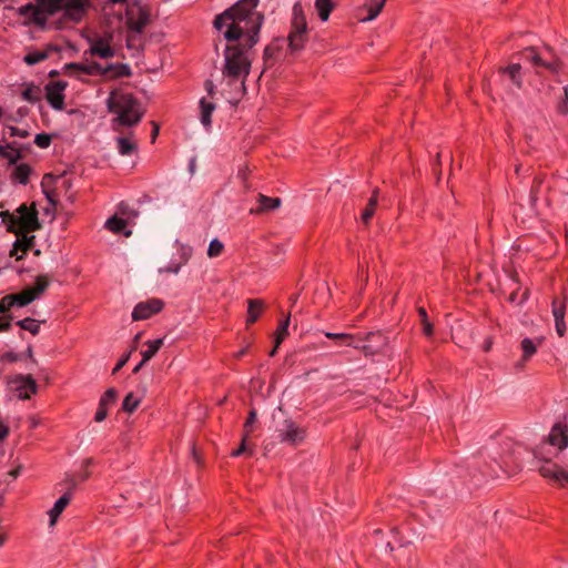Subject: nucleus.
I'll use <instances>...</instances> for the list:
<instances>
[{
	"label": "nucleus",
	"mask_w": 568,
	"mask_h": 568,
	"mask_svg": "<svg viewBox=\"0 0 568 568\" xmlns=\"http://www.w3.org/2000/svg\"><path fill=\"white\" fill-rule=\"evenodd\" d=\"M258 0H239L214 19V28L230 42L221 69L223 82L242 97L253 61V47L260 40L264 16L256 11Z\"/></svg>",
	"instance_id": "nucleus-1"
},
{
	"label": "nucleus",
	"mask_w": 568,
	"mask_h": 568,
	"mask_svg": "<svg viewBox=\"0 0 568 568\" xmlns=\"http://www.w3.org/2000/svg\"><path fill=\"white\" fill-rule=\"evenodd\" d=\"M0 216L7 224L8 231L17 235L11 255L18 254L19 251L26 253L33 246L34 235H30V233L41 227L34 203L31 206L21 204L16 213L4 211L0 213Z\"/></svg>",
	"instance_id": "nucleus-2"
},
{
	"label": "nucleus",
	"mask_w": 568,
	"mask_h": 568,
	"mask_svg": "<svg viewBox=\"0 0 568 568\" xmlns=\"http://www.w3.org/2000/svg\"><path fill=\"white\" fill-rule=\"evenodd\" d=\"M106 108L115 115L112 120V128L115 131H119L120 126L131 128L139 124L144 115L140 101L133 94L120 90L110 92Z\"/></svg>",
	"instance_id": "nucleus-3"
},
{
	"label": "nucleus",
	"mask_w": 568,
	"mask_h": 568,
	"mask_svg": "<svg viewBox=\"0 0 568 568\" xmlns=\"http://www.w3.org/2000/svg\"><path fill=\"white\" fill-rule=\"evenodd\" d=\"M91 7V0H47L44 10L50 16L60 11L63 12V19L72 23H79L87 16Z\"/></svg>",
	"instance_id": "nucleus-4"
},
{
	"label": "nucleus",
	"mask_w": 568,
	"mask_h": 568,
	"mask_svg": "<svg viewBox=\"0 0 568 568\" xmlns=\"http://www.w3.org/2000/svg\"><path fill=\"white\" fill-rule=\"evenodd\" d=\"M307 39V23L301 3L293 7L292 30L287 37L288 48L292 52L301 51Z\"/></svg>",
	"instance_id": "nucleus-5"
},
{
	"label": "nucleus",
	"mask_w": 568,
	"mask_h": 568,
	"mask_svg": "<svg viewBox=\"0 0 568 568\" xmlns=\"http://www.w3.org/2000/svg\"><path fill=\"white\" fill-rule=\"evenodd\" d=\"M536 458H538L540 463L537 470L541 477L559 487H568V470L550 459L544 458L540 452H536Z\"/></svg>",
	"instance_id": "nucleus-6"
},
{
	"label": "nucleus",
	"mask_w": 568,
	"mask_h": 568,
	"mask_svg": "<svg viewBox=\"0 0 568 568\" xmlns=\"http://www.w3.org/2000/svg\"><path fill=\"white\" fill-rule=\"evenodd\" d=\"M276 433L282 443H286L294 447L301 445L307 435L306 428L298 425L291 418H285L276 428Z\"/></svg>",
	"instance_id": "nucleus-7"
},
{
	"label": "nucleus",
	"mask_w": 568,
	"mask_h": 568,
	"mask_svg": "<svg viewBox=\"0 0 568 568\" xmlns=\"http://www.w3.org/2000/svg\"><path fill=\"white\" fill-rule=\"evenodd\" d=\"M8 384L20 399H29L38 389V385L31 375H14L8 379Z\"/></svg>",
	"instance_id": "nucleus-8"
},
{
	"label": "nucleus",
	"mask_w": 568,
	"mask_h": 568,
	"mask_svg": "<svg viewBox=\"0 0 568 568\" xmlns=\"http://www.w3.org/2000/svg\"><path fill=\"white\" fill-rule=\"evenodd\" d=\"M550 55V60H545L540 54L536 53L534 48H528L524 51L526 60L530 61L534 65H541L552 73H559L562 69L561 60L554 53L550 47L545 48Z\"/></svg>",
	"instance_id": "nucleus-9"
},
{
	"label": "nucleus",
	"mask_w": 568,
	"mask_h": 568,
	"mask_svg": "<svg viewBox=\"0 0 568 568\" xmlns=\"http://www.w3.org/2000/svg\"><path fill=\"white\" fill-rule=\"evenodd\" d=\"M47 0H38L36 4L28 3L18 9L20 16L26 17L33 23L43 27L47 23L48 17L50 16L44 10V2Z\"/></svg>",
	"instance_id": "nucleus-10"
},
{
	"label": "nucleus",
	"mask_w": 568,
	"mask_h": 568,
	"mask_svg": "<svg viewBox=\"0 0 568 568\" xmlns=\"http://www.w3.org/2000/svg\"><path fill=\"white\" fill-rule=\"evenodd\" d=\"M163 306V301L159 298H151L145 302H141L134 307L132 312V318L133 321L146 320L151 317L153 314L161 312Z\"/></svg>",
	"instance_id": "nucleus-11"
},
{
	"label": "nucleus",
	"mask_w": 568,
	"mask_h": 568,
	"mask_svg": "<svg viewBox=\"0 0 568 568\" xmlns=\"http://www.w3.org/2000/svg\"><path fill=\"white\" fill-rule=\"evenodd\" d=\"M149 22L150 14L143 8L126 11V24L131 31L142 33Z\"/></svg>",
	"instance_id": "nucleus-12"
},
{
	"label": "nucleus",
	"mask_w": 568,
	"mask_h": 568,
	"mask_svg": "<svg viewBox=\"0 0 568 568\" xmlns=\"http://www.w3.org/2000/svg\"><path fill=\"white\" fill-rule=\"evenodd\" d=\"M544 343V337H537L535 339L526 337L520 343L523 356L520 361L515 363L516 371H523L525 363L528 362L537 352L538 347Z\"/></svg>",
	"instance_id": "nucleus-13"
},
{
	"label": "nucleus",
	"mask_w": 568,
	"mask_h": 568,
	"mask_svg": "<svg viewBox=\"0 0 568 568\" xmlns=\"http://www.w3.org/2000/svg\"><path fill=\"white\" fill-rule=\"evenodd\" d=\"M67 88V83L62 81L52 82L47 85V99L50 105L57 110H62L64 106L63 91Z\"/></svg>",
	"instance_id": "nucleus-14"
},
{
	"label": "nucleus",
	"mask_w": 568,
	"mask_h": 568,
	"mask_svg": "<svg viewBox=\"0 0 568 568\" xmlns=\"http://www.w3.org/2000/svg\"><path fill=\"white\" fill-rule=\"evenodd\" d=\"M548 443L557 447L559 450H564L568 447V425L562 423L555 424L548 435Z\"/></svg>",
	"instance_id": "nucleus-15"
},
{
	"label": "nucleus",
	"mask_w": 568,
	"mask_h": 568,
	"mask_svg": "<svg viewBox=\"0 0 568 568\" xmlns=\"http://www.w3.org/2000/svg\"><path fill=\"white\" fill-rule=\"evenodd\" d=\"M88 52L102 59H109L115 54L114 49L110 45V39L105 38L91 39Z\"/></svg>",
	"instance_id": "nucleus-16"
},
{
	"label": "nucleus",
	"mask_w": 568,
	"mask_h": 568,
	"mask_svg": "<svg viewBox=\"0 0 568 568\" xmlns=\"http://www.w3.org/2000/svg\"><path fill=\"white\" fill-rule=\"evenodd\" d=\"M115 399L116 390L114 388H109L104 392L99 400V407L94 415V420L97 423H101L106 418L108 409L115 402Z\"/></svg>",
	"instance_id": "nucleus-17"
},
{
	"label": "nucleus",
	"mask_w": 568,
	"mask_h": 568,
	"mask_svg": "<svg viewBox=\"0 0 568 568\" xmlns=\"http://www.w3.org/2000/svg\"><path fill=\"white\" fill-rule=\"evenodd\" d=\"M72 497L71 491H67L63 496H61L53 505V507L48 511L50 518V526L53 527L59 516L65 509V507L70 504Z\"/></svg>",
	"instance_id": "nucleus-18"
},
{
	"label": "nucleus",
	"mask_w": 568,
	"mask_h": 568,
	"mask_svg": "<svg viewBox=\"0 0 568 568\" xmlns=\"http://www.w3.org/2000/svg\"><path fill=\"white\" fill-rule=\"evenodd\" d=\"M257 202L260 203V206L257 209H251V214H261L270 210H275L281 205L280 197H268L263 194H258Z\"/></svg>",
	"instance_id": "nucleus-19"
},
{
	"label": "nucleus",
	"mask_w": 568,
	"mask_h": 568,
	"mask_svg": "<svg viewBox=\"0 0 568 568\" xmlns=\"http://www.w3.org/2000/svg\"><path fill=\"white\" fill-rule=\"evenodd\" d=\"M265 308V303L263 300L254 298L247 301V317L246 324L251 325L255 323L261 316L262 312Z\"/></svg>",
	"instance_id": "nucleus-20"
},
{
	"label": "nucleus",
	"mask_w": 568,
	"mask_h": 568,
	"mask_svg": "<svg viewBox=\"0 0 568 568\" xmlns=\"http://www.w3.org/2000/svg\"><path fill=\"white\" fill-rule=\"evenodd\" d=\"M128 222L118 216H112L106 220L105 227L114 234H123L129 237L132 234L131 230H126Z\"/></svg>",
	"instance_id": "nucleus-21"
},
{
	"label": "nucleus",
	"mask_w": 568,
	"mask_h": 568,
	"mask_svg": "<svg viewBox=\"0 0 568 568\" xmlns=\"http://www.w3.org/2000/svg\"><path fill=\"white\" fill-rule=\"evenodd\" d=\"M67 69H69V70H79L82 73H85V74H89V75H97V74L104 75L105 74V71H103V70H105V68H103L98 62H90V63H87V64L70 63V64L67 65Z\"/></svg>",
	"instance_id": "nucleus-22"
},
{
	"label": "nucleus",
	"mask_w": 568,
	"mask_h": 568,
	"mask_svg": "<svg viewBox=\"0 0 568 568\" xmlns=\"http://www.w3.org/2000/svg\"><path fill=\"white\" fill-rule=\"evenodd\" d=\"M118 150L121 155H131L138 149L136 142L133 140V134L128 136L116 138Z\"/></svg>",
	"instance_id": "nucleus-23"
},
{
	"label": "nucleus",
	"mask_w": 568,
	"mask_h": 568,
	"mask_svg": "<svg viewBox=\"0 0 568 568\" xmlns=\"http://www.w3.org/2000/svg\"><path fill=\"white\" fill-rule=\"evenodd\" d=\"M105 77L109 79L125 78L131 75V68L124 63L110 64L105 67Z\"/></svg>",
	"instance_id": "nucleus-24"
},
{
	"label": "nucleus",
	"mask_w": 568,
	"mask_h": 568,
	"mask_svg": "<svg viewBox=\"0 0 568 568\" xmlns=\"http://www.w3.org/2000/svg\"><path fill=\"white\" fill-rule=\"evenodd\" d=\"M500 72L508 74L510 81L517 87V89H521L523 77H521V65L519 63H514L506 68H503V69H500Z\"/></svg>",
	"instance_id": "nucleus-25"
},
{
	"label": "nucleus",
	"mask_w": 568,
	"mask_h": 568,
	"mask_svg": "<svg viewBox=\"0 0 568 568\" xmlns=\"http://www.w3.org/2000/svg\"><path fill=\"white\" fill-rule=\"evenodd\" d=\"M10 298L12 300L13 306H26L36 300L33 292L29 290V287L24 288L18 294H10Z\"/></svg>",
	"instance_id": "nucleus-26"
},
{
	"label": "nucleus",
	"mask_w": 568,
	"mask_h": 568,
	"mask_svg": "<svg viewBox=\"0 0 568 568\" xmlns=\"http://www.w3.org/2000/svg\"><path fill=\"white\" fill-rule=\"evenodd\" d=\"M386 0H369V3L365 4V9L368 11V16L363 18L362 22L374 20L383 10Z\"/></svg>",
	"instance_id": "nucleus-27"
},
{
	"label": "nucleus",
	"mask_w": 568,
	"mask_h": 568,
	"mask_svg": "<svg viewBox=\"0 0 568 568\" xmlns=\"http://www.w3.org/2000/svg\"><path fill=\"white\" fill-rule=\"evenodd\" d=\"M335 8L332 0H315V9L322 21H327L331 12Z\"/></svg>",
	"instance_id": "nucleus-28"
},
{
	"label": "nucleus",
	"mask_w": 568,
	"mask_h": 568,
	"mask_svg": "<svg viewBox=\"0 0 568 568\" xmlns=\"http://www.w3.org/2000/svg\"><path fill=\"white\" fill-rule=\"evenodd\" d=\"M31 171L32 169L29 164L21 163L14 168L12 179L21 184H27L29 182Z\"/></svg>",
	"instance_id": "nucleus-29"
},
{
	"label": "nucleus",
	"mask_w": 568,
	"mask_h": 568,
	"mask_svg": "<svg viewBox=\"0 0 568 568\" xmlns=\"http://www.w3.org/2000/svg\"><path fill=\"white\" fill-rule=\"evenodd\" d=\"M145 345L148 346V349H145L141 353L142 354V364H145L146 362H149L158 353V351L163 345V338L148 341L145 343Z\"/></svg>",
	"instance_id": "nucleus-30"
},
{
	"label": "nucleus",
	"mask_w": 568,
	"mask_h": 568,
	"mask_svg": "<svg viewBox=\"0 0 568 568\" xmlns=\"http://www.w3.org/2000/svg\"><path fill=\"white\" fill-rule=\"evenodd\" d=\"M0 158L7 160L9 164H14L21 158V153L10 144L0 145Z\"/></svg>",
	"instance_id": "nucleus-31"
},
{
	"label": "nucleus",
	"mask_w": 568,
	"mask_h": 568,
	"mask_svg": "<svg viewBox=\"0 0 568 568\" xmlns=\"http://www.w3.org/2000/svg\"><path fill=\"white\" fill-rule=\"evenodd\" d=\"M200 106H201V123L209 128L211 125V115L213 113V111L215 110V104L211 103V102H207L205 101V99H202L200 101Z\"/></svg>",
	"instance_id": "nucleus-32"
},
{
	"label": "nucleus",
	"mask_w": 568,
	"mask_h": 568,
	"mask_svg": "<svg viewBox=\"0 0 568 568\" xmlns=\"http://www.w3.org/2000/svg\"><path fill=\"white\" fill-rule=\"evenodd\" d=\"M50 284V278L48 275H38L36 277V282L33 286L29 287L31 292H33L34 297L38 298L44 291L48 288Z\"/></svg>",
	"instance_id": "nucleus-33"
},
{
	"label": "nucleus",
	"mask_w": 568,
	"mask_h": 568,
	"mask_svg": "<svg viewBox=\"0 0 568 568\" xmlns=\"http://www.w3.org/2000/svg\"><path fill=\"white\" fill-rule=\"evenodd\" d=\"M377 196H378V190L376 189V190H374L373 195L369 199L367 206L365 207V210L362 213V221L364 223H368L369 220L372 219V216L374 215L375 209L377 205Z\"/></svg>",
	"instance_id": "nucleus-34"
},
{
	"label": "nucleus",
	"mask_w": 568,
	"mask_h": 568,
	"mask_svg": "<svg viewBox=\"0 0 568 568\" xmlns=\"http://www.w3.org/2000/svg\"><path fill=\"white\" fill-rule=\"evenodd\" d=\"M290 320H291V316L288 314L286 316V318L278 325V327H277V329L275 332V348H278L281 343L288 335Z\"/></svg>",
	"instance_id": "nucleus-35"
},
{
	"label": "nucleus",
	"mask_w": 568,
	"mask_h": 568,
	"mask_svg": "<svg viewBox=\"0 0 568 568\" xmlns=\"http://www.w3.org/2000/svg\"><path fill=\"white\" fill-rule=\"evenodd\" d=\"M141 397L135 396L133 393H129L122 403V408L124 412L132 414L140 405Z\"/></svg>",
	"instance_id": "nucleus-36"
},
{
	"label": "nucleus",
	"mask_w": 568,
	"mask_h": 568,
	"mask_svg": "<svg viewBox=\"0 0 568 568\" xmlns=\"http://www.w3.org/2000/svg\"><path fill=\"white\" fill-rule=\"evenodd\" d=\"M17 325L22 329L30 332L32 335H37L40 331V322L31 317L18 321Z\"/></svg>",
	"instance_id": "nucleus-37"
},
{
	"label": "nucleus",
	"mask_w": 568,
	"mask_h": 568,
	"mask_svg": "<svg viewBox=\"0 0 568 568\" xmlns=\"http://www.w3.org/2000/svg\"><path fill=\"white\" fill-rule=\"evenodd\" d=\"M551 308L555 321L564 320L566 314V298H554L551 303Z\"/></svg>",
	"instance_id": "nucleus-38"
},
{
	"label": "nucleus",
	"mask_w": 568,
	"mask_h": 568,
	"mask_svg": "<svg viewBox=\"0 0 568 568\" xmlns=\"http://www.w3.org/2000/svg\"><path fill=\"white\" fill-rule=\"evenodd\" d=\"M21 95L26 101L33 103L40 100L41 90L37 85H29L22 91Z\"/></svg>",
	"instance_id": "nucleus-39"
},
{
	"label": "nucleus",
	"mask_w": 568,
	"mask_h": 568,
	"mask_svg": "<svg viewBox=\"0 0 568 568\" xmlns=\"http://www.w3.org/2000/svg\"><path fill=\"white\" fill-rule=\"evenodd\" d=\"M224 252V244L219 239H213L207 247V256L210 258H215L222 255Z\"/></svg>",
	"instance_id": "nucleus-40"
},
{
	"label": "nucleus",
	"mask_w": 568,
	"mask_h": 568,
	"mask_svg": "<svg viewBox=\"0 0 568 568\" xmlns=\"http://www.w3.org/2000/svg\"><path fill=\"white\" fill-rule=\"evenodd\" d=\"M418 314L420 316L423 333L428 337L432 336L434 333V327H433V324L428 321L426 310L424 307H419Z\"/></svg>",
	"instance_id": "nucleus-41"
},
{
	"label": "nucleus",
	"mask_w": 568,
	"mask_h": 568,
	"mask_svg": "<svg viewBox=\"0 0 568 568\" xmlns=\"http://www.w3.org/2000/svg\"><path fill=\"white\" fill-rule=\"evenodd\" d=\"M325 336L331 339L341 341L342 344L351 346L353 345L354 337L351 334L346 333H325Z\"/></svg>",
	"instance_id": "nucleus-42"
},
{
	"label": "nucleus",
	"mask_w": 568,
	"mask_h": 568,
	"mask_svg": "<svg viewBox=\"0 0 568 568\" xmlns=\"http://www.w3.org/2000/svg\"><path fill=\"white\" fill-rule=\"evenodd\" d=\"M47 57L48 55L45 52L37 51V52L28 53L27 55H24L23 61L29 65H33V64H37V63L45 60Z\"/></svg>",
	"instance_id": "nucleus-43"
},
{
	"label": "nucleus",
	"mask_w": 568,
	"mask_h": 568,
	"mask_svg": "<svg viewBox=\"0 0 568 568\" xmlns=\"http://www.w3.org/2000/svg\"><path fill=\"white\" fill-rule=\"evenodd\" d=\"M247 438H248L247 434H244L242 437V443H241L240 447L237 449L233 450L231 454L233 457H237L243 454H247L248 456L253 455V450L246 446Z\"/></svg>",
	"instance_id": "nucleus-44"
},
{
	"label": "nucleus",
	"mask_w": 568,
	"mask_h": 568,
	"mask_svg": "<svg viewBox=\"0 0 568 568\" xmlns=\"http://www.w3.org/2000/svg\"><path fill=\"white\" fill-rule=\"evenodd\" d=\"M34 143L41 148V149H45L50 145L51 143V136L49 134H45V133H40V134H37L36 135V139H34Z\"/></svg>",
	"instance_id": "nucleus-45"
},
{
	"label": "nucleus",
	"mask_w": 568,
	"mask_h": 568,
	"mask_svg": "<svg viewBox=\"0 0 568 568\" xmlns=\"http://www.w3.org/2000/svg\"><path fill=\"white\" fill-rule=\"evenodd\" d=\"M558 112L561 114L568 113V88H564V94L561 101L558 103Z\"/></svg>",
	"instance_id": "nucleus-46"
},
{
	"label": "nucleus",
	"mask_w": 568,
	"mask_h": 568,
	"mask_svg": "<svg viewBox=\"0 0 568 568\" xmlns=\"http://www.w3.org/2000/svg\"><path fill=\"white\" fill-rule=\"evenodd\" d=\"M255 420H256V412L254 409H252L248 413V417L244 424V434H247V436H250V433L252 432V425L254 424Z\"/></svg>",
	"instance_id": "nucleus-47"
},
{
	"label": "nucleus",
	"mask_w": 568,
	"mask_h": 568,
	"mask_svg": "<svg viewBox=\"0 0 568 568\" xmlns=\"http://www.w3.org/2000/svg\"><path fill=\"white\" fill-rule=\"evenodd\" d=\"M13 306L12 300L10 298V295H6L0 301V313L8 312Z\"/></svg>",
	"instance_id": "nucleus-48"
},
{
	"label": "nucleus",
	"mask_w": 568,
	"mask_h": 568,
	"mask_svg": "<svg viewBox=\"0 0 568 568\" xmlns=\"http://www.w3.org/2000/svg\"><path fill=\"white\" fill-rule=\"evenodd\" d=\"M43 193L49 202V205L52 206V209H55L57 204H58V199H57V195L53 191H49L47 189L43 190Z\"/></svg>",
	"instance_id": "nucleus-49"
},
{
	"label": "nucleus",
	"mask_w": 568,
	"mask_h": 568,
	"mask_svg": "<svg viewBox=\"0 0 568 568\" xmlns=\"http://www.w3.org/2000/svg\"><path fill=\"white\" fill-rule=\"evenodd\" d=\"M555 327H556V332L557 334L562 337L565 334H566V324H565V318L564 320H557L555 321Z\"/></svg>",
	"instance_id": "nucleus-50"
},
{
	"label": "nucleus",
	"mask_w": 568,
	"mask_h": 568,
	"mask_svg": "<svg viewBox=\"0 0 568 568\" xmlns=\"http://www.w3.org/2000/svg\"><path fill=\"white\" fill-rule=\"evenodd\" d=\"M355 348H359L362 349V352L368 356V355H373L375 353H377V348H373L371 345H363V346H358V345H354Z\"/></svg>",
	"instance_id": "nucleus-51"
},
{
	"label": "nucleus",
	"mask_w": 568,
	"mask_h": 568,
	"mask_svg": "<svg viewBox=\"0 0 568 568\" xmlns=\"http://www.w3.org/2000/svg\"><path fill=\"white\" fill-rule=\"evenodd\" d=\"M278 49V47H276L275 44H270L267 45L265 49H264V59H270L272 58L276 50Z\"/></svg>",
	"instance_id": "nucleus-52"
},
{
	"label": "nucleus",
	"mask_w": 568,
	"mask_h": 568,
	"mask_svg": "<svg viewBox=\"0 0 568 568\" xmlns=\"http://www.w3.org/2000/svg\"><path fill=\"white\" fill-rule=\"evenodd\" d=\"M542 183V180L540 178H535L534 180V186H532V190H531V201L535 202L537 200V189L540 186V184Z\"/></svg>",
	"instance_id": "nucleus-53"
},
{
	"label": "nucleus",
	"mask_w": 568,
	"mask_h": 568,
	"mask_svg": "<svg viewBox=\"0 0 568 568\" xmlns=\"http://www.w3.org/2000/svg\"><path fill=\"white\" fill-rule=\"evenodd\" d=\"M11 327L10 318L0 317V332H7Z\"/></svg>",
	"instance_id": "nucleus-54"
},
{
	"label": "nucleus",
	"mask_w": 568,
	"mask_h": 568,
	"mask_svg": "<svg viewBox=\"0 0 568 568\" xmlns=\"http://www.w3.org/2000/svg\"><path fill=\"white\" fill-rule=\"evenodd\" d=\"M18 359H19V355L13 352H8L1 356V361L17 362Z\"/></svg>",
	"instance_id": "nucleus-55"
},
{
	"label": "nucleus",
	"mask_w": 568,
	"mask_h": 568,
	"mask_svg": "<svg viewBox=\"0 0 568 568\" xmlns=\"http://www.w3.org/2000/svg\"><path fill=\"white\" fill-rule=\"evenodd\" d=\"M365 341H371V339H378L379 341V344L383 345L384 344V337L382 336V334L379 333H368L365 338Z\"/></svg>",
	"instance_id": "nucleus-56"
},
{
	"label": "nucleus",
	"mask_w": 568,
	"mask_h": 568,
	"mask_svg": "<svg viewBox=\"0 0 568 568\" xmlns=\"http://www.w3.org/2000/svg\"><path fill=\"white\" fill-rule=\"evenodd\" d=\"M181 268V263L179 264H172L165 268H161L160 272H165V273H178Z\"/></svg>",
	"instance_id": "nucleus-57"
},
{
	"label": "nucleus",
	"mask_w": 568,
	"mask_h": 568,
	"mask_svg": "<svg viewBox=\"0 0 568 568\" xmlns=\"http://www.w3.org/2000/svg\"><path fill=\"white\" fill-rule=\"evenodd\" d=\"M9 434L8 426L0 419V442L3 440Z\"/></svg>",
	"instance_id": "nucleus-58"
},
{
	"label": "nucleus",
	"mask_w": 568,
	"mask_h": 568,
	"mask_svg": "<svg viewBox=\"0 0 568 568\" xmlns=\"http://www.w3.org/2000/svg\"><path fill=\"white\" fill-rule=\"evenodd\" d=\"M129 359V355H125L123 356L119 362L118 364L115 365V367L113 368V374L118 373L128 362Z\"/></svg>",
	"instance_id": "nucleus-59"
},
{
	"label": "nucleus",
	"mask_w": 568,
	"mask_h": 568,
	"mask_svg": "<svg viewBox=\"0 0 568 568\" xmlns=\"http://www.w3.org/2000/svg\"><path fill=\"white\" fill-rule=\"evenodd\" d=\"M205 89L210 95H213L214 93V84L211 80L205 81Z\"/></svg>",
	"instance_id": "nucleus-60"
},
{
	"label": "nucleus",
	"mask_w": 568,
	"mask_h": 568,
	"mask_svg": "<svg viewBox=\"0 0 568 568\" xmlns=\"http://www.w3.org/2000/svg\"><path fill=\"white\" fill-rule=\"evenodd\" d=\"M29 423H30L31 428H36L40 425V418H38L36 416H31L29 418Z\"/></svg>",
	"instance_id": "nucleus-61"
},
{
	"label": "nucleus",
	"mask_w": 568,
	"mask_h": 568,
	"mask_svg": "<svg viewBox=\"0 0 568 568\" xmlns=\"http://www.w3.org/2000/svg\"><path fill=\"white\" fill-rule=\"evenodd\" d=\"M491 345H493V342L490 338L486 339L485 344H484V351L485 352H489L490 348H491Z\"/></svg>",
	"instance_id": "nucleus-62"
},
{
	"label": "nucleus",
	"mask_w": 568,
	"mask_h": 568,
	"mask_svg": "<svg viewBox=\"0 0 568 568\" xmlns=\"http://www.w3.org/2000/svg\"><path fill=\"white\" fill-rule=\"evenodd\" d=\"M26 355L32 361V362H36L34 357H33V351H32V347L29 346L27 348V352H26Z\"/></svg>",
	"instance_id": "nucleus-63"
},
{
	"label": "nucleus",
	"mask_w": 568,
	"mask_h": 568,
	"mask_svg": "<svg viewBox=\"0 0 568 568\" xmlns=\"http://www.w3.org/2000/svg\"><path fill=\"white\" fill-rule=\"evenodd\" d=\"M20 470H21V467L19 466L16 469L11 470L9 474L12 477H17L19 475Z\"/></svg>",
	"instance_id": "nucleus-64"
}]
</instances>
